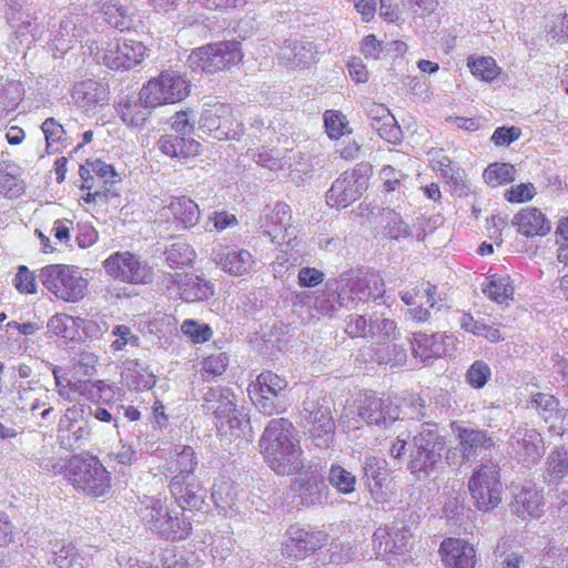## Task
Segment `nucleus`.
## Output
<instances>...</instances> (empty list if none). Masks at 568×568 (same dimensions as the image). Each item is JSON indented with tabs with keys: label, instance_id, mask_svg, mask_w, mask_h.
Here are the masks:
<instances>
[{
	"label": "nucleus",
	"instance_id": "obj_1",
	"mask_svg": "<svg viewBox=\"0 0 568 568\" xmlns=\"http://www.w3.org/2000/svg\"><path fill=\"white\" fill-rule=\"evenodd\" d=\"M52 475H62L72 488L84 497L105 501L112 497V475L98 456L75 454L59 458L48 468Z\"/></svg>",
	"mask_w": 568,
	"mask_h": 568
},
{
	"label": "nucleus",
	"instance_id": "obj_2",
	"mask_svg": "<svg viewBox=\"0 0 568 568\" xmlns=\"http://www.w3.org/2000/svg\"><path fill=\"white\" fill-rule=\"evenodd\" d=\"M260 448L268 466L281 476L300 474L304 468L303 449L297 432L287 418L268 422Z\"/></svg>",
	"mask_w": 568,
	"mask_h": 568
},
{
	"label": "nucleus",
	"instance_id": "obj_3",
	"mask_svg": "<svg viewBox=\"0 0 568 568\" xmlns=\"http://www.w3.org/2000/svg\"><path fill=\"white\" fill-rule=\"evenodd\" d=\"M400 416V408L390 396H377L373 392L358 394L345 406L341 423L348 430L359 429L364 424L386 426Z\"/></svg>",
	"mask_w": 568,
	"mask_h": 568
},
{
	"label": "nucleus",
	"instance_id": "obj_4",
	"mask_svg": "<svg viewBox=\"0 0 568 568\" xmlns=\"http://www.w3.org/2000/svg\"><path fill=\"white\" fill-rule=\"evenodd\" d=\"M38 276L43 287L59 301L78 303L88 294L89 282L74 265L48 264L40 268Z\"/></svg>",
	"mask_w": 568,
	"mask_h": 568
},
{
	"label": "nucleus",
	"instance_id": "obj_5",
	"mask_svg": "<svg viewBox=\"0 0 568 568\" xmlns=\"http://www.w3.org/2000/svg\"><path fill=\"white\" fill-rule=\"evenodd\" d=\"M197 459L192 447L185 446L174 459L171 460L170 470L176 473L169 484L171 495L183 509H195L201 505L197 495L199 485L194 478Z\"/></svg>",
	"mask_w": 568,
	"mask_h": 568
},
{
	"label": "nucleus",
	"instance_id": "obj_6",
	"mask_svg": "<svg viewBox=\"0 0 568 568\" xmlns=\"http://www.w3.org/2000/svg\"><path fill=\"white\" fill-rule=\"evenodd\" d=\"M191 93V83L184 74L175 70H163L149 79L140 90L141 101L151 108L175 104Z\"/></svg>",
	"mask_w": 568,
	"mask_h": 568
},
{
	"label": "nucleus",
	"instance_id": "obj_7",
	"mask_svg": "<svg viewBox=\"0 0 568 568\" xmlns=\"http://www.w3.org/2000/svg\"><path fill=\"white\" fill-rule=\"evenodd\" d=\"M468 491L479 511H490L503 501L500 468L496 464H483L468 479Z\"/></svg>",
	"mask_w": 568,
	"mask_h": 568
},
{
	"label": "nucleus",
	"instance_id": "obj_8",
	"mask_svg": "<svg viewBox=\"0 0 568 568\" xmlns=\"http://www.w3.org/2000/svg\"><path fill=\"white\" fill-rule=\"evenodd\" d=\"M190 60L205 73L227 71L243 60L242 45L236 40L209 43L193 49Z\"/></svg>",
	"mask_w": 568,
	"mask_h": 568
},
{
	"label": "nucleus",
	"instance_id": "obj_9",
	"mask_svg": "<svg viewBox=\"0 0 568 568\" xmlns=\"http://www.w3.org/2000/svg\"><path fill=\"white\" fill-rule=\"evenodd\" d=\"M200 129L217 140H232L242 132V123L232 104L215 101L204 105Z\"/></svg>",
	"mask_w": 568,
	"mask_h": 568
},
{
	"label": "nucleus",
	"instance_id": "obj_10",
	"mask_svg": "<svg viewBox=\"0 0 568 568\" xmlns=\"http://www.w3.org/2000/svg\"><path fill=\"white\" fill-rule=\"evenodd\" d=\"M103 267L112 278L133 285L151 283L154 277L153 268L129 251L111 254L103 261Z\"/></svg>",
	"mask_w": 568,
	"mask_h": 568
},
{
	"label": "nucleus",
	"instance_id": "obj_11",
	"mask_svg": "<svg viewBox=\"0 0 568 568\" xmlns=\"http://www.w3.org/2000/svg\"><path fill=\"white\" fill-rule=\"evenodd\" d=\"M97 55L98 61L109 69L129 70L144 60L148 48L141 41L114 39L105 42Z\"/></svg>",
	"mask_w": 568,
	"mask_h": 568
},
{
	"label": "nucleus",
	"instance_id": "obj_12",
	"mask_svg": "<svg viewBox=\"0 0 568 568\" xmlns=\"http://www.w3.org/2000/svg\"><path fill=\"white\" fill-rule=\"evenodd\" d=\"M287 387V381L272 371H263L247 386L252 403L267 416L280 413L276 399Z\"/></svg>",
	"mask_w": 568,
	"mask_h": 568
},
{
	"label": "nucleus",
	"instance_id": "obj_13",
	"mask_svg": "<svg viewBox=\"0 0 568 568\" xmlns=\"http://www.w3.org/2000/svg\"><path fill=\"white\" fill-rule=\"evenodd\" d=\"M201 211L195 201L186 195L171 196L161 209L160 216L175 230H189L200 220Z\"/></svg>",
	"mask_w": 568,
	"mask_h": 568
},
{
	"label": "nucleus",
	"instance_id": "obj_14",
	"mask_svg": "<svg viewBox=\"0 0 568 568\" xmlns=\"http://www.w3.org/2000/svg\"><path fill=\"white\" fill-rule=\"evenodd\" d=\"M364 190V181L355 171H346L336 179L326 193L331 207L344 209L358 200Z\"/></svg>",
	"mask_w": 568,
	"mask_h": 568
},
{
	"label": "nucleus",
	"instance_id": "obj_15",
	"mask_svg": "<svg viewBox=\"0 0 568 568\" xmlns=\"http://www.w3.org/2000/svg\"><path fill=\"white\" fill-rule=\"evenodd\" d=\"M287 535L288 538L282 548V555L286 559H304L324 545L321 532L306 531L298 526H291L287 530Z\"/></svg>",
	"mask_w": 568,
	"mask_h": 568
},
{
	"label": "nucleus",
	"instance_id": "obj_16",
	"mask_svg": "<svg viewBox=\"0 0 568 568\" xmlns=\"http://www.w3.org/2000/svg\"><path fill=\"white\" fill-rule=\"evenodd\" d=\"M438 554L445 568H475L476 549L465 539L445 538L440 542Z\"/></svg>",
	"mask_w": 568,
	"mask_h": 568
},
{
	"label": "nucleus",
	"instance_id": "obj_17",
	"mask_svg": "<svg viewBox=\"0 0 568 568\" xmlns=\"http://www.w3.org/2000/svg\"><path fill=\"white\" fill-rule=\"evenodd\" d=\"M305 410L308 412L306 428L310 435L320 442L318 445L331 444L336 429L332 409L327 405L312 403Z\"/></svg>",
	"mask_w": 568,
	"mask_h": 568
},
{
	"label": "nucleus",
	"instance_id": "obj_18",
	"mask_svg": "<svg viewBox=\"0 0 568 568\" xmlns=\"http://www.w3.org/2000/svg\"><path fill=\"white\" fill-rule=\"evenodd\" d=\"M516 232L526 239L542 237L551 230L550 221L546 214L536 206L520 209L511 219Z\"/></svg>",
	"mask_w": 568,
	"mask_h": 568
},
{
	"label": "nucleus",
	"instance_id": "obj_19",
	"mask_svg": "<svg viewBox=\"0 0 568 568\" xmlns=\"http://www.w3.org/2000/svg\"><path fill=\"white\" fill-rule=\"evenodd\" d=\"M437 287L429 282H420L410 291L402 295L403 302L413 306L410 314L417 322H426L429 318V310L436 304Z\"/></svg>",
	"mask_w": 568,
	"mask_h": 568
},
{
	"label": "nucleus",
	"instance_id": "obj_20",
	"mask_svg": "<svg viewBox=\"0 0 568 568\" xmlns=\"http://www.w3.org/2000/svg\"><path fill=\"white\" fill-rule=\"evenodd\" d=\"M72 99L85 112H94L109 102V89L92 79L77 82L72 89Z\"/></svg>",
	"mask_w": 568,
	"mask_h": 568
},
{
	"label": "nucleus",
	"instance_id": "obj_21",
	"mask_svg": "<svg viewBox=\"0 0 568 568\" xmlns=\"http://www.w3.org/2000/svg\"><path fill=\"white\" fill-rule=\"evenodd\" d=\"M372 128L377 134L390 144H399L403 140V132L395 116L389 109L379 103L373 104L367 112Z\"/></svg>",
	"mask_w": 568,
	"mask_h": 568
},
{
	"label": "nucleus",
	"instance_id": "obj_22",
	"mask_svg": "<svg viewBox=\"0 0 568 568\" xmlns=\"http://www.w3.org/2000/svg\"><path fill=\"white\" fill-rule=\"evenodd\" d=\"M447 339H449V337L442 333H414L412 337V349L414 355L419 357L423 362L433 361L448 354Z\"/></svg>",
	"mask_w": 568,
	"mask_h": 568
},
{
	"label": "nucleus",
	"instance_id": "obj_23",
	"mask_svg": "<svg viewBox=\"0 0 568 568\" xmlns=\"http://www.w3.org/2000/svg\"><path fill=\"white\" fill-rule=\"evenodd\" d=\"M159 150L172 159L189 160L202 153V144L184 135L163 134L156 142Z\"/></svg>",
	"mask_w": 568,
	"mask_h": 568
},
{
	"label": "nucleus",
	"instance_id": "obj_24",
	"mask_svg": "<svg viewBox=\"0 0 568 568\" xmlns=\"http://www.w3.org/2000/svg\"><path fill=\"white\" fill-rule=\"evenodd\" d=\"M178 294L186 303L205 301L213 295L212 285L199 276L175 274L172 281Z\"/></svg>",
	"mask_w": 568,
	"mask_h": 568
},
{
	"label": "nucleus",
	"instance_id": "obj_25",
	"mask_svg": "<svg viewBox=\"0 0 568 568\" xmlns=\"http://www.w3.org/2000/svg\"><path fill=\"white\" fill-rule=\"evenodd\" d=\"M298 475L300 477L294 480L292 489L295 496L300 498V504L310 506L321 503L322 490L325 485L317 471L306 470Z\"/></svg>",
	"mask_w": 568,
	"mask_h": 568
},
{
	"label": "nucleus",
	"instance_id": "obj_26",
	"mask_svg": "<svg viewBox=\"0 0 568 568\" xmlns=\"http://www.w3.org/2000/svg\"><path fill=\"white\" fill-rule=\"evenodd\" d=\"M255 260L247 250L226 247L216 257V265L233 276H243L253 268Z\"/></svg>",
	"mask_w": 568,
	"mask_h": 568
},
{
	"label": "nucleus",
	"instance_id": "obj_27",
	"mask_svg": "<svg viewBox=\"0 0 568 568\" xmlns=\"http://www.w3.org/2000/svg\"><path fill=\"white\" fill-rule=\"evenodd\" d=\"M364 479L369 493L377 499L383 498L384 489L390 481L387 462L377 457L367 458L364 465Z\"/></svg>",
	"mask_w": 568,
	"mask_h": 568
},
{
	"label": "nucleus",
	"instance_id": "obj_28",
	"mask_svg": "<svg viewBox=\"0 0 568 568\" xmlns=\"http://www.w3.org/2000/svg\"><path fill=\"white\" fill-rule=\"evenodd\" d=\"M542 499L541 491L529 485L515 495L513 510L521 519L537 518L542 511Z\"/></svg>",
	"mask_w": 568,
	"mask_h": 568
},
{
	"label": "nucleus",
	"instance_id": "obj_29",
	"mask_svg": "<svg viewBox=\"0 0 568 568\" xmlns=\"http://www.w3.org/2000/svg\"><path fill=\"white\" fill-rule=\"evenodd\" d=\"M483 293L499 305H508L515 294L514 281L508 274H490L483 285Z\"/></svg>",
	"mask_w": 568,
	"mask_h": 568
},
{
	"label": "nucleus",
	"instance_id": "obj_30",
	"mask_svg": "<svg viewBox=\"0 0 568 568\" xmlns=\"http://www.w3.org/2000/svg\"><path fill=\"white\" fill-rule=\"evenodd\" d=\"M430 168L433 171L450 183L455 189H463L465 184V171L453 164V161L443 150L430 151Z\"/></svg>",
	"mask_w": 568,
	"mask_h": 568
},
{
	"label": "nucleus",
	"instance_id": "obj_31",
	"mask_svg": "<svg viewBox=\"0 0 568 568\" xmlns=\"http://www.w3.org/2000/svg\"><path fill=\"white\" fill-rule=\"evenodd\" d=\"M412 443V449L434 454H442L446 446L445 438L439 434L438 425L435 423L423 424Z\"/></svg>",
	"mask_w": 568,
	"mask_h": 568
},
{
	"label": "nucleus",
	"instance_id": "obj_32",
	"mask_svg": "<svg viewBox=\"0 0 568 568\" xmlns=\"http://www.w3.org/2000/svg\"><path fill=\"white\" fill-rule=\"evenodd\" d=\"M153 527L158 532L168 540H184L192 531L191 523L183 516H171L165 513L164 520L151 518Z\"/></svg>",
	"mask_w": 568,
	"mask_h": 568
},
{
	"label": "nucleus",
	"instance_id": "obj_33",
	"mask_svg": "<svg viewBox=\"0 0 568 568\" xmlns=\"http://www.w3.org/2000/svg\"><path fill=\"white\" fill-rule=\"evenodd\" d=\"M205 405L222 424L235 417L236 404L231 394L224 393L222 388H210L205 395Z\"/></svg>",
	"mask_w": 568,
	"mask_h": 568
},
{
	"label": "nucleus",
	"instance_id": "obj_34",
	"mask_svg": "<svg viewBox=\"0 0 568 568\" xmlns=\"http://www.w3.org/2000/svg\"><path fill=\"white\" fill-rule=\"evenodd\" d=\"M459 324L465 332L483 337L489 343L496 344L505 339L499 326L487 324L483 320H475L470 313H464Z\"/></svg>",
	"mask_w": 568,
	"mask_h": 568
},
{
	"label": "nucleus",
	"instance_id": "obj_35",
	"mask_svg": "<svg viewBox=\"0 0 568 568\" xmlns=\"http://www.w3.org/2000/svg\"><path fill=\"white\" fill-rule=\"evenodd\" d=\"M150 109L140 98L139 101L126 99L119 103L118 113L126 125L141 129L150 116Z\"/></svg>",
	"mask_w": 568,
	"mask_h": 568
},
{
	"label": "nucleus",
	"instance_id": "obj_36",
	"mask_svg": "<svg viewBox=\"0 0 568 568\" xmlns=\"http://www.w3.org/2000/svg\"><path fill=\"white\" fill-rule=\"evenodd\" d=\"M442 462V454L410 449L407 468L416 479L428 477Z\"/></svg>",
	"mask_w": 568,
	"mask_h": 568
},
{
	"label": "nucleus",
	"instance_id": "obj_37",
	"mask_svg": "<svg viewBox=\"0 0 568 568\" xmlns=\"http://www.w3.org/2000/svg\"><path fill=\"white\" fill-rule=\"evenodd\" d=\"M467 68L473 77L485 82L496 81L501 74V68L490 55H469L467 58Z\"/></svg>",
	"mask_w": 568,
	"mask_h": 568
},
{
	"label": "nucleus",
	"instance_id": "obj_38",
	"mask_svg": "<svg viewBox=\"0 0 568 568\" xmlns=\"http://www.w3.org/2000/svg\"><path fill=\"white\" fill-rule=\"evenodd\" d=\"M81 178V191L84 192L81 200L84 204L103 202L110 194V186L105 182L99 180L94 174H84L83 170H79Z\"/></svg>",
	"mask_w": 568,
	"mask_h": 568
},
{
	"label": "nucleus",
	"instance_id": "obj_39",
	"mask_svg": "<svg viewBox=\"0 0 568 568\" xmlns=\"http://www.w3.org/2000/svg\"><path fill=\"white\" fill-rule=\"evenodd\" d=\"M26 190L18 169L13 164H0V194L7 199H18Z\"/></svg>",
	"mask_w": 568,
	"mask_h": 568
},
{
	"label": "nucleus",
	"instance_id": "obj_40",
	"mask_svg": "<svg viewBox=\"0 0 568 568\" xmlns=\"http://www.w3.org/2000/svg\"><path fill=\"white\" fill-rule=\"evenodd\" d=\"M71 392L79 393L93 403H99L103 399V394L105 392H112V388L102 381H98L95 383L90 381H80L59 390L60 395L67 397L69 400L72 399Z\"/></svg>",
	"mask_w": 568,
	"mask_h": 568
},
{
	"label": "nucleus",
	"instance_id": "obj_41",
	"mask_svg": "<svg viewBox=\"0 0 568 568\" xmlns=\"http://www.w3.org/2000/svg\"><path fill=\"white\" fill-rule=\"evenodd\" d=\"M516 168L511 163L494 162L483 172V179L489 187H498L513 183L516 179Z\"/></svg>",
	"mask_w": 568,
	"mask_h": 568
},
{
	"label": "nucleus",
	"instance_id": "obj_42",
	"mask_svg": "<svg viewBox=\"0 0 568 568\" xmlns=\"http://www.w3.org/2000/svg\"><path fill=\"white\" fill-rule=\"evenodd\" d=\"M568 473V453L564 448L551 452L546 462L544 479L548 485L558 484Z\"/></svg>",
	"mask_w": 568,
	"mask_h": 568
},
{
	"label": "nucleus",
	"instance_id": "obj_43",
	"mask_svg": "<svg viewBox=\"0 0 568 568\" xmlns=\"http://www.w3.org/2000/svg\"><path fill=\"white\" fill-rule=\"evenodd\" d=\"M457 435L460 448L465 454H470L479 448L488 449L494 445L487 432L481 429L460 427Z\"/></svg>",
	"mask_w": 568,
	"mask_h": 568
},
{
	"label": "nucleus",
	"instance_id": "obj_44",
	"mask_svg": "<svg viewBox=\"0 0 568 568\" xmlns=\"http://www.w3.org/2000/svg\"><path fill=\"white\" fill-rule=\"evenodd\" d=\"M104 19L109 24L119 29L120 31L130 30L132 27V19L129 14L126 6L121 3L120 0H111L104 2L102 6Z\"/></svg>",
	"mask_w": 568,
	"mask_h": 568
},
{
	"label": "nucleus",
	"instance_id": "obj_45",
	"mask_svg": "<svg viewBox=\"0 0 568 568\" xmlns=\"http://www.w3.org/2000/svg\"><path fill=\"white\" fill-rule=\"evenodd\" d=\"M230 356L226 352L216 351L205 355L201 362L202 377L205 381L222 376L229 368Z\"/></svg>",
	"mask_w": 568,
	"mask_h": 568
},
{
	"label": "nucleus",
	"instance_id": "obj_46",
	"mask_svg": "<svg viewBox=\"0 0 568 568\" xmlns=\"http://www.w3.org/2000/svg\"><path fill=\"white\" fill-rule=\"evenodd\" d=\"M45 139L47 153H57L64 145L65 130L54 118H48L41 124Z\"/></svg>",
	"mask_w": 568,
	"mask_h": 568
},
{
	"label": "nucleus",
	"instance_id": "obj_47",
	"mask_svg": "<svg viewBox=\"0 0 568 568\" xmlns=\"http://www.w3.org/2000/svg\"><path fill=\"white\" fill-rule=\"evenodd\" d=\"M329 484L343 495H349L356 489V476L338 464H334L328 473Z\"/></svg>",
	"mask_w": 568,
	"mask_h": 568
},
{
	"label": "nucleus",
	"instance_id": "obj_48",
	"mask_svg": "<svg viewBox=\"0 0 568 568\" xmlns=\"http://www.w3.org/2000/svg\"><path fill=\"white\" fill-rule=\"evenodd\" d=\"M237 498L235 484L229 479L221 478L212 487V499L220 508H231Z\"/></svg>",
	"mask_w": 568,
	"mask_h": 568
},
{
	"label": "nucleus",
	"instance_id": "obj_49",
	"mask_svg": "<svg viewBox=\"0 0 568 568\" xmlns=\"http://www.w3.org/2000/svg\"><path fill=\"white\" fill-rule=\"evenodd\" d=\"M324 125L327 135L332 140H338L343 135L351 133L346 116L337 110H327L324 113Z\"/></svg>",
	"mask_w": 568,
	"mask_h": 568
},
{
	"label": "nucleus",
	"instance_id": "obj_50",
	"mask_svg": "<svg viewBox=\"0 0 568 568\" xmlns=\"http://www.w3.org/2000/svg\"><path fill=\"white\" fill-rule=\"evenodd\" d=\"M165 256L171 267L182 268L193 262L195 253L189 244L176 242L166 250Z\"/></svg>",
	"mask_w": 568,
	"mask_h": 568
},
{
	"label": "nucleus",
	"instance_id": "obj_51",
	"mask_svg": "<svg viewBox=\"0 0 568 568\" xmlns=\"http://www.w3.org/2000/svg\"><path fill=\"white\" fill-rule=\"evenodd\" d=\"M181 332L187 336L193 344L209 342L213 336V331L209 324H202L191 318L183 321Z\"/></svg>",
	"mask_w": 568,
	"mask_h": 568
},
{
	"label": "nucleus",
	"instance_id": "obj_52",
	"mask_svg": "<svg viewBox=\"0 0 568 568\" xmlns=\"http://www.w3.org/2000/svg\"><path fill=\"white\" fill-rule=\"evenodd\" d=\"M383 281L378 274L367 273L357 277L353 292L362 294L363 297L371 298L377 297L383 290Z\"/></svg>",
	"mask_w": 568,
	"mask_h": 568
},
{
	"label": "nucleus",
	"instance_id": "obj_53",
	"mask_svg": "<svg viewBox=\"0 0 568 568\" xmlns=\"http://www.w3.org/2000/svg\"><path fill=\"white\" fill-rule=\"evenodd\" d=\"M542 438L535 430H525L523 436L517 440V450L524 458H535L540 455Z\"/></svg>",
	"mask_w": 568,
	"mask_h": 568
},
{
	"label": "nucleus",
	"instance_id": "obj_54",
	"mask_svg": "<svg viewBox=\"0 0 568 568\" xmlns=\"http://www.w3.org/2000/svg\"><path fill=\"white\" fill-rule=\"evenodd\" d=\"M385 235L392 240L404 239L409 234L407 224L402 220L400 215L394 210L383 212Z\"/></svg>",
	"mask_w": 568,
	"mask_h": 568
},
{
	"label": "nucleus",
	"instance_id": "obj_55",
	"mask_svg": "<svg viewBox=\"0 0 568 568\" xmlns=\"http://www.w3.org/2000/svg\"><path fill=\"white\" fill-rule=\"evenodd\" d=\"M491 377V369L489 365L481 361H475L466 372L465 378L467 384L475 388H483Z\"/></svg>",
	"mask_w": 568,
	"mask_h": 568
},
{
	"label": "nucleus",
	"instance_id": "obj_56",
	"mask_svg": "<svg viewBox=\"0 0 568 568\" xmlns=\"http://www.w3.org/2000/svg\"><path fill=\"white\" fill-rule=\"evenodd\" d=\"M367 338L377 343H386L396 335V323L388 318H377L369 322Z\"/></svg>",
	"mask_w": 568,
	"mask_h": 568
},
{
	"label": "nucleus",
	"instance_id": "obj_57",
	"mask_svg": "<svg viewBox=\"0 0 568 568\" xmlns=\"http://www.w3.org/2000/svg\"><path fill=\"white\" fill-rule=\"evenodd\" d=\"M13 285L20 294L33 295L38 292L37 275L26 265L17 268Z\"/></svg>",
	"mask_w": 568,
	"mask_h": 568
},
{
	"label": "nucleus",
	"instance_id": "obj_58",
	"mask_svg": "<svg viewBox=\"0 0 568 568\" xmlns=\"http://www.w3.org/2000/svg\"><path fill=\"white\" fill-rule=\"evenodd\" d=\"M537 194V189L531 182H523L511 185L505 191L504 197L513 204L530 202Z\"/></svg>",
	"mask_w": 568,
	"mask_h": 568
},
{
	"label": "nucleus",
	"instance_id": "obj_59",
	"mask_svg": "<svg viewBox=\"0 0 568 568\" xmlns=\"http://www.w3.org/2000/svg\"><path fill=\"white\" fill-rule=\"evenodd\" d=\"M80 169L84 171V174H94L95 178L105 182L110 187L116 175L113 166L101 160H87Z\"/></svg>",
	"mask_w": 568,
	"mask_h": 568
},
{
	"label": "nucleus",
	"instance_id": "obj_60",
	"mask_svg": "<svg viewBox=\"0 0 568 568\" xmlns=\"http://www.w3.org/2000/svg\"><path fill=\"white\" fill-rule=\"evenodd\" d=\"M521 135V129L515 125L498 126L491 134L490 141L497 148L509 146Z\"/></svg>",
	"mask_w": 568,
	"mask_h": 568
},
{
	"label": "nucleus",
	"instance_id": "obj_61",
	"mask_svg": "<svg viewBox=\"0 0 568 568\" xmlns=\"http://www.w3.org/2000/svg\"><path fill=\"white\" fill-rule=\"evenodd\" d=\"M191 110L176 111L170 119L171 129L180 135H190L194 132V123L191 121Z\"/></svg>",
	"mask_w": 568,
	"mask_h": 568
},
{
	"label": "nucleus",
	"instance_id": "obj_62",
	"mask_svg": "<svg viewBox=\"0 0 568 568\" xmlns=\"http://www.w3.org/2000/svg\"><path fill=\"white\" fill-rule=\"evenodd\" d=\"M531 404L545 419L558 409V399L548 393L534 394L531 397Z\"/></svg>",
	"mask_w": 568,
	"mask_h": 568
},
{
	"label": "nucleus",
	"instance_id": "obj_63",
	"mask_svg": "<svg viewBox=\"0 0 568 568\" xmlns=\"http://www.w3.org/2000/svg\"><path fill=\"white\" fill-rule=\"evenodd\" d=\"M112 335L115 336V339L111 343L113 352L122 351L128 344L136 345L139 342V337L126 325L114 326Z\"/></svg>",
	"mask_w": 568,
	"mask_h": 568
},
{
	"label": "nucleus",
	"instance_id": "obj_64",
	"mask_svg": "<svg viewBox=\"0 0 568 568\" xmlns=\"http://www.w3.org/2000/svg\"><path fill=\"white\" fill-rule=\"evenodd\" d=\"M20 90L18 85L11 84L0 91V114H9L20 103Z\"/></svg>",
	"mask_w": 568,
	"mask_h": 568
}]
</instances>
